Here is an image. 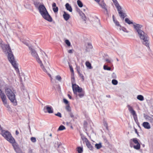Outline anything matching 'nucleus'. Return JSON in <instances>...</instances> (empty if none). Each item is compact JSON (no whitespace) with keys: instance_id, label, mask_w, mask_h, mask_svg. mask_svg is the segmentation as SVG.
<instances>
[{"instance_id":"f257e3e1","label":"nucleus","mask_w":153,"mask_h":153,"mask_svg":"<svg viewBox=\"0 0 153 153\" xmlns=\"http://www.w3.org/2000/svg\"><path fill=\"white\" fill-rule=\"evenodd\" d=\"M133 26L135 30L138 33L140 39L143 40V43L147 47H149L148 37L147 35L140 29L142 27L141 25L133 23Z\"/></svg>"},{"instance_id":"f03ea898","label":"nucleus","mask_w":153,"mask_h":153,"mask_svg":"<svg viewBox=\"0 0 153 153\" xmlns=\"http://www.w3.org/2000/svg\"><path fill=\"white\" fill-rule=\"evenodd\" d=\"M71 82L74 94L76 95V97L78 96L80 98L83 97L84 96L85 91L81 88L75 83V80L74 75L71 76Z\"/></svg>"},{"instance_id":"7ed1b4c3","label":"nucleus","mask_w":153,"mask_h":153,"mask_svg":"<svg viewBox=\"0 0 153 153\" xmlns=\"http://www.w3.org/2000/svg\"><path fill=\"white\" fill-rule=\"evenodd\" d=\"M3 51L5 54H8V59L13 67L16 71H19L17 64L14 59V56L13 54L11 48H3Z\"/></svg>"},{"instance_id":"20e7f679","label":"nucleus","mask_w":153,"mask_h":153,"mask_svg":"<svg viewBox=\"0 0 153 153\" xmlns=\"http://www.w3.org/2000/svg\"><path fill=\"white\" fill-rule=\"evenodd\" d=\"M38 10L41 15L45 19L49 22H52V19L44 5H40L39 7Z\"/></svg>"},{"instance_id":"39448f33","label":"nucleus","mask_w":153,"mask_h":153,"mask_svg":"<svg viewBox=\"0 0 153 153\" xmlns=\"http://www.w3.org/2000/svg\"><path fill=\"white\" fill-rule=\"evenodd\" d=\"M5 92L9 99L14 105H16L17 103L15 95L12 90L9 88H6L5 90Z\"/></svg>"},{"instance_id":"423d86ee","label":"nucleus","mask_w":153,"mask_h":153,"mask_svg":"<svg viewBox=\"0 0 153 153\" xmlns=\"http://www.w3.org/2000/svg\"><path fill=\"white\" fill-rule=\"evenodd\" d=\"M1 134L5 139L10 143H13L14 142V138L12 136L11 134L8 131L2 130Z\"/></svg>"},{"instance_id":"0eeeda50","label":"nucleus","mask_w":153,"mask_h":153,"mask_svg":"<svg viewBox=\"0 0 153 153\" xmlns=\"http://www.w3.org/2000/svg\"><path fill=\"white\" fill-rule=\"evenodd\" d=\"M112 19L114 22L115 24V25L117 27V28L119 30L120 34L123 35L124 36L125 34L123 33V32H126L127 33H128V31L125 28L121 26L119 22L115 18L114 15H113L112 16Z\"/></svg>"},{"instance_id":"6e6552de","label":"nucleus","mask_w":153,"mask_h":153,"mask_svg":"<svg viewBox=\"0 0 153 153\" xmlns=\"http://www.w3.org/2000/svg\"><path fill=\"white\" fill-rule=\"evenodd\" d=\"M118 11L120 16L123 19L126 16V13L123 11L122 8L117 0H112Z\"/></svg>"},{"instance_id":"1a4fd4ad","label":"nucleus","mask_w":153,"mask_h":153,"mask_svg":"<svg viewBox=\"0 0 153 153\" xmlns=\"http://www.w3.org/2000/svg\"><path fill=\"white\" fill-rule=\"evenodd\" d=\"M30 52L31 55L33 57L36 59L37 62L40 64V66L41 67L43 66V65L42 62L39 58L36 51L35 49L30 48Z\"/></svg>"},{"instance_id":"9d476101","label":"nucleus","mask_w":153,"mask_h":153,"mask_svg":"<svg viewBox=\"0 0 153 153\" xmlns=\"http://www.w3.org/2000/svg\"><path fill=\"white\" fill-rule=\"evenodd\" d=\"M127 107L131 113L133 115L134 118L135 120H137V117L135 111L133 110L132 107L129 105H128Z\"/></svg>"},{"instance_id":"9b49d317","label":"nucleus","mask_w":153,"mask_h":153,"mask_svg":"<svg viewBox=\"0 0 153 153\" xmlns=\"http://www.w3.org/2000/svg\"><path fill=\"white\" fill-rule=\"evenodd\" d=\"M0 97L4 105L6 106L7 103V98L4 93L0 89Z\"/></svg>"},{"instance_id":"f8f14e48","label":"nucleus","mask_w":153,"mask_h":153,"mask_svg":"<svg viewBox=\"0 0 153 153\" xmlns=\"http://www.w3.org/2000/svg\"><path fill=\"white\" fill-rule=\"evenodd\" d=\"M134 143L136 144V145H134L133 146L134 148L137 150H139L140 148V144L138 142V140L137 138H133L131 140Z\"/></svg>"},{"instance_id":"ddd939ff","label":"nucleus","mask_w":153,"mask_h":153,"mask_svg":"<svg viewBox=\"0 0 153 153\" xmlns=\"http://www.w3.org/2000/svg\"><path fill=\"white\" fill-rule=\"evenodd\" d=\"M43 110L45 113L48 112L50 114L52 113L53 112L52 107L48 105L44 107Z\"/></svg>"},{"instance_id":"4468645a","label":"nucleus","mask_w":153,"mask_h":153,"mask_svg":"<svg viewBox=\"0 0 153 153\" xmlns=\"http://www.w3.org/2000/svg\"><path fill=\"white\" fill-rule=\"evenodd\" d=\"M106 39V41L108 43H111L112 45L115 44L114 39L110 35L107 37Z\"/></svg>"},{"instance_id":"2eb2a0df","label":"nucleus","mask_w":153,"mask_h":153,"mask_svg":"<svg viewBox=\"0 0 153 153\" xmlns=\"http://www.w3.org/2000/svg\"><path fill=\"white\" fill-rule=\"evenodd\" d=\"M12 144V146L14 148V150L16 152H17L19 150V148L18 144L15 142L14 139V142L13 143H11Z\"/></svg>"},{"instance_id":"dca6fc26","label":"nucleus","mask_w":153,"mask_h":153,"mask_svg":"<svg viewBox=\"0 0 153 153\" xmlns=\"http://www.w3.org/2000/svg\"><path fill=\"white\" fill-rule=\"evenodd\" d=\"M95 24L96 26L98 28V29H100L101 27V26L100 23V19L97 18L95 19Z\"/></svg>"},{"instance_id":"f3484780","label":"nucleus","mask_w":153,"mask_h":153,"mask_svg":"<svg viewBox=\"0 0 153 153\" xmlns=\"http://www.w3.org/2000/svg\"><path fill=\"white\" fill-rule=\"evenodd\" d=\"M63 16L64 19L66 21L68 20L70 18V15L66 12L64 11Z\"/></svg>"},{"instance_id":"a211bd4d","label":"nucleus","mask_w":153,"mask_h":153,"mask_svg":"<svg viewBox=\"0 0 153 153\" xmlns=\"http://www.w3.org/2000/svg\"><path fill=\"white\" fill-rule=\"evenodd\" d=\"M142 126L146 129H149L151 128L149 123L147 122H144L142 124Z\"/></svg>"},{"instance_id":"6ab92c4d","label":"nucleus","mask_w":153,"mask_h":153,"mask_svg":"<svg viewBox=\"0 0 153 153\" xmlns=\"http://www.w3.org/2000/svg\"><path fill=\"white\" fill-rule=\"evenodd\" d=\"M65 7L66 9L69 12H72V9L71 6L68 3H67L65 5Z\"/></svg>"},{"instance_id":"aec40b11","label":"nucleus","mask_w":153,"mask_h":153,"mask_svg":"<svg viewBox=\"0 0 153 153\" xmlns=\"http://www.w3.org/2000/svg\"><path fill=\"white\" fill-rule=\"evenodd\" d=\"M99 4L102 8L105 10L106 11L107 13L108 14V10L106 7V4L103 2H101L100 3H99Z\"/></svg>"},{"instance_id":"412c9836","label":"nucleus","mask_w":153,"mask_h":153,"mask_svg":"<svg viewBox=\"0 0 153 153\" xmlns=\"http://www.w3.org/2000/svg\"><path fill=\"white\" fill-rule=\"evenodd\" d=\"M79 13L80 16H81L82 19L84 21H85L86 20V17L84 13L82 12H79Z\"/></svg>"},{"instance_id":"4be33fe9","label":"nucleus","mask_w":153,"mask_h":153,"mask_svg":"<svg viewBox=\"0 0 153 153\" xmlns=\"http://www.w3.org/2000/svg\"><path fill=\"white\" fill-rule=\"evenodd\" d=\"M86 66L89 69H91L92 68V67L91 66V64L88 61H86L85 63Z\"/></svg>"},{"instance_id":"5701e85b","label":"nucleus","mask_w":153,"mask_h":153,"mask_svg":"<svg viewBox=\"0 0 153 153\" xmlns=\"http://www.w3.org/2000/svg\"><path fill=\"white\" fill-rule=\"evenodd\" d=\"M85 46L86 48H92L93 47L92 44L90 42L85 43Z\"/></svg>"},{"instance_id":"b1692460","label":"nucleus","mask_w":153,"mask_h":153,"mask_svg":"<svg viewBox=\"0 0 153 153\" xmlns=\"http://www.w3.org/2000/svg\"><path fill=\"white\" fill-rule=\"evenodd\" d=\"M77 71L79 77L82 79V80L83 81L84 80V77L83 75L82 74L78 69H77Z\"/></svg>"},{"instance_id":"393cba45","label":"nucleus","mask_w":153,"mask_h":153,"mask_svg":"<svg viewBox=\"0 0 153 153\" xmlns=\"http://www.w3.org/2000/svg\"><path fill=\"white\" fill-rule=\"evenodd\" d=\"M86 144L87 147L91 150H93V147L89 142L88 143H87Z\"/></svg>"},{"instance_id":"a878e982","label":"nucleus","mask_w":153,"mask_h":153,"mask_svg":"<svg viewBox=\"0 0 153 153\" xmlns=\"http://www.w3.org/2000/svg\"><path fill=\"white\" fill-rule=\"evenodd\" d=\"M82 139L83 142H85V144H86L88 142H89V140H88L87 138L86 137L83 136L82 137Z\"/></svg>"},{"instance_id":"bb28decb","label":"nucleus","mask_w":153,"mask_h":153,"mask_svg":"<svg viewBox=\"0 0 153 153\" xmlns=\"http://www.w3.org/2000/svg\"><path fill=\"white\" fill-rule=\"evenodd\" d=\"M137 98L140 101H143L144 100L143 97L141 95H138L137 97Z\"/></svg>"},{"instance_id":"cd10ccee","label":"nucleus","mask_w":153,"mask_h":153,"mask_svg":"<svg viewBox=\"0 0 153 153\" xmlns=\"http://www.w3.org/2000/svg\"><path fill=\"white\" fill-rule=\"evenodd\" d=\"M77 151L78 153H82L83 151V148L82 147H78L77 148Z\"/></svg>"},{"instance_id":"c85d7f7f","label":"nucleus","mask_w":153,"mask_h":153,"mask_svg":"<svg viewBox=\"0 0 153 153\" xmlns=\"http://www.w3.org/2000/svg\"><path fill=\"white\" fill-rule=\"evenodd\" d=\"M77 4L78 5L79 7H82L83 4L79 0H78L77 1Z\"/></svg>"},{"instance_id":"c756f323","label":"nucleus","mask_w":153,"mask_h":153,"mask_svg":"<svg viewBox=\"0 0 153 153\" xmlns=\"http://www.w3.org/2000/svg\"><path fill=\"white\" fill-rule=\"evenodd\" d=\"M95 147L97 149H99L102 147V145L101 143L96 144Z\"/></svg>"},{"instance_id":"7c9ffc66","label":"nucleus","mask_w":153,"mask_h":153,"mask_svg":"<svg viewBox=\"0 0 153 153\" xmlns=\"http://www.w3.org/2000/svg\"><path fill=\"white\" fill-rule=\"evenodd\" d=\"M65 129V127L63 125L60 126L58 129V131H62Z\"/></svg>"},{"instance_id":"2f4dec72","label":"nucleus","mask_w":153,"mask_h":153,"mask_svg":"<svg viewBox=\"0 0 153 153\" xmlns=\"http://www.w3.org/2000/svg\"><path fill=\"white\" fill-rule=\"evenodd\" d=\"M65 108L68 111H71V108L69 104H68L66 106Z\"/></svg>"},{"instance_id":"473e14b6","label":"nucleus","mask_w":153,"mask_h":153,"mask_svg":"<svg viewBox=\"0 0 153 153\" xmlns=\"http://www.w3.org/2000/svg\"><path fill=\"white\" fill-rule=\"evenodd\" d=\"M22 42L24 44H25V45H26L29 48H30L31 47H33L31 45L29 44V43H28L26 42L22 41Z\"/></svg>"},{"instance_id":"72a5a7b5","label":"nucleus","mask_w":153,"mask_h":153,"mask_svg":"<svg viewBox=\"0 0 153 153\" xmlns=\"http://www.w3.org/2000/svg\"><path fill=\"white\" fill-rule=\"evenodd\" d=\"M125 21L128 24H133V22H131L128 19V18H126L125 19Z\"/></svg>"},{"instance_id":"f704fd0d","label":"nucleus","mask_w":153,"mask_h":153,"mask_svg":"<svg viewBox=\"0 0 153 153\" xmlns=\"http://www.w3.org/2000/svg\"><path fill=\"white\" fill-rule=\"evenodd\" d=\"M34 4L35 5V6L38 8L39 7L40 5V3L37 1H34Z\"/></svg>"},{"instance_id":"c9c22d12","label":"nucleus","mask_w":153,"mask_h":153,"mask_svg":"<svg viewBox=\"0 0 153 153\" xmlns=\"http://www.w3.org/2000/svg\"><path fill=\"white\" fill-rule=\"evenodd\" d=\"M103 68L104 69L110 71L111 69V68L108 67L106 65H104L103 66Z\"/></svg>"},{"instance_id":"e433bc0d","label":"nucleus","mask_w":153,"mask_h":153,"mask_svg":"<svg viewBox=\"0 0 153 153\" xmlns=\"http://www.w3.org/2000/svg\"><path fill=\"white\" fill-rule=\"evenodd\" d=\"M112 83L114 85H117L118 83V82L116 79H113L112 81Z\"/></svg>"},{"instance_id":"4c0bfd02","label":"nucleus","mask_w":153,"mask_h":153,"mask_svg":"<svg viewBox=\"0 0 153 153\" xmlns=\"http://www.w3.org/2000/svg\"><path fill=\"white\" fill-rule=\"evenodd\" d=\"M53 9L54 13L57 12L58 10V8L57 7H53Z\"/></svg>"},{"instance_id":"58836bf2","label":"nucleus","mask_w":153,"mask_h":153,"mask_svg":"<svg viewBox=\"0 0 153 153\" xmlns=\"http://www.w3.org/2000/svg\"><path fill=\"white\" fill-rule=\"evenodd\" d=\"M31 141L33 143H35L36 142V138L32 137L30 138Z\"/></svg>"},{"instance_id":"ea45409f","label":"nucleus","mask_w":153,"mask_h":153,"mask_svg":"<svg viewBox=\"0 0 153 153\" xmlns=\"http://www.w3.org/2000/svg\"><path fill=\"white\" fill-rule=\"evenodd\" d=\"M65 43L68 47H69L70 46L71 43L68 40H66L65 41Z\"/></svg>"},{"instance_id":"a19ab883","label":"nucleus","mask_w":153,"mask_h":153,"mask_svg":"<svg viewBox=\"0 0 153 153\" xmlns=\"http://www.w3.org/2000/svg\"><path fill=\"white\" fill-rule=\"evenodd\" d=\"M148 120L151 123H153V118L149 117H148Z\"/></svg>"},{"instance_id":"79ce46f5","label":"nucleus","mask_w":153,"mask_h":153,"mask_svg":"<svg viewBox=\"0 0 153 153\" xmlns=\"http://www.w3.org/2000/svg\"><path fill=\"white\" fill-rule=\"evenodd\" d=\"M63 102L64 103H65L66 105H68V104H69L68 101L66 99H63Z\"/></svg>"},{"instance_id":"37998d69","label":"nucleus","mask_w":153,"mask_h":153,"mask_svg":"<svg viewBox=\"0 0 153 153\" xmlns=\"http://www.w3.org/2000/svg\"><path fill=\"white\" fill-rule=\"evenodd\" d=\"M55 115L59 117H62V115L60 112H58L57 114H55Z\"/></svg>"},{"instance_id":"c03bdc74","label":"nucleus","mask_w":153,"mask_h":153,"mask_svg":"<svg viewBox=\"0 0 153 153\" xmlns=\"http://www.w3.org/2000/svg\"><path fill=\"white\" fill-rule=\"evenodd\" d=\"M56 79L58 80L59 81H61V76L59 75L56 76Z\"/></svg>"},{"instance_id":"a18cd8bd","label":"nucleus","mask_w":153,"mask_h":153,"mask_svg":"<svg viewBox=\"0 0 153 153\" xmlns=\"http://www.w3.org/2000/svg\"><path fill=\"white\" fill-rule=\"evenodd\" d=\"M70 68L71 72L73 74V75H74V71L73 68L71 66H70Z\"/></svg>"},{"instance_id":"49530a36","label":"nucleus","mask_w":153,"mask_h":153,"mask_svg":"<svg viewBox=\"0 0 153 153\" xmlns=\"http://www.w3.org/2000/svg\"><path fill=\"white\" fill-rule=\"evenodd\" d=\"M104 126L106 127V128L108 129V124L106 122H105L104 124Z\"/></svg>"},{"instance_id":"de8ad7c7","label":"nucleus","mask_w":153,"mask_h":153,"mask_svg":"<svg viewBox=\"0 0 153 153\" xmlns=\"http://www.w3.org/2000/svg\"><path fill=\"white\" fill-rule=\"evenodd\" d=\"M73 51H74L73 49L70 50L68 51V52L69 53H73Z\"/></svg>"},{"instance_id":"09e8293b","label":"nucleus","mask_w":153,"mask_h":153,"mask_svg":"<svg viewBox=\"0 0 153 153\" xmlns=\"http://www.w3.org/2000/svg\"><path fill=\"white\" fill-rule=\"evenodd\" d=\"M70 116L72 117V118H73L74 117V115H73V113H70Z\"/></svg>"},{"instance_id":"8fccbe9b","label":"nucleus","mask_w":153,"mask_h":153,"mask_svg":"<svg viewBox=\"0 0 153 153\" xmlns=\"http://www.w3.org/2000/svg\"><path fill=\"white\" fill-rule=\"evenodd\" d=\"M52 6L53 8L56 7V4L55 3H53L52 4Z\"/></svg>"},{"instance_id":"3c124183","label":"nucleus","mask_w":153,"mask_h":153,"mask_svg":"<svg viewBox=\"0 0 153 153\" xmlns=\"http://www.w3.org/2000/svg\"><path fill=\"white\" fill-rule=\"evenodd\" d=\"M105 61L108 63H110L111 62V60L108 59H106Z\"/></svg>"},{"instance_id":"603ef678","label":"nucleus","mask_w":153,"mask_h":153,"mask_svg":"<svg viewBox=\"0 0 153 153\" xmlns=\"http://www.w3.org/2000/svg\"><path fill=\"white\" fill-rule=\"evenodd\" d=\"M28 153H33L32 150L30 149H29Z\"/></svg>"},{"instance_id":"864d4df0","label":"nucleus","mask_w":153,"mask_h":153,"mask_svg":"<svg viewBox=\"0 0 153 153\" xmlns=\"http://www.w3.org/2000/svg\"><path fill=\"white\" fill-rule=\"evenodd\" d=\"M68 97H69V98L70 99H71L72 97H71V96L69 94H68Z\"/></svg>"},{"instance_id":"5fc2aeb1","label":"nucleus","mask_w":153,"mask_h":153,"mask_svg":"<svg viewBox=\"0 0 153 153\" xmlns=\"http://www.w3.org/2000/svg\"><path fill=\"white\" fill-rule=\"evenodd\" d=\"M16 134L18 135L19 134V132L17 130H16Z\"/></svg>"},{"instance_id":"6e6d98bb","label":"nucleus","mask_w":153,"mask_h":153,"mask_svg":"<svg viewBox=\"0 0 153 153\" xmlns=\"http://www.w3.org/2000/svg\"><path fill=\"white\" fill-rule=\"evenodd\" d=\"M97 3H99L100 2V0H94Z\"/></svg>"},{"instance_id":"4d7b16f0","label":"nucleus","mask_w":153,"mask_h":153,"mask_svg":"<svg viewBox=\"0 0 153 153\" xmlns=\"http://www.w3.org/2000/svg\"><path fill=\"white\" fill-rule=\"evenodd\" d=\"M49 136H50L51 137H52V134L51 133L49 134Z\"/></svg>"},{"instance_id":"13d9d810","label":"nucleus","mask_w":153,"mask_h":153,"mask_svg":"<svg viewBox=\"0 0 153 153\" xmlns=\"http://www.w3.org/2000/svg\"><path fill=\"white\" fill-rule=\"evenodd\" d=\"M135 132H136V133H137V129H136V130H135Z\"/></svg>"},{"instance_id":"bf43d9fd","label":"nucleus","mask_w":153,"mask_h":153,"mask_svg":"<svg viewBox=\"0 0 153 153\" xmlns=\"http://www.w3.org/2000/svg\"><path fill=\"white\" fill-rule=\"evenodd\" d=\"M107 97H110V96L108 95V96H107Z\"/></svg>"},{"instance_id":"052dcab7","label":"nucleus","mask_w":153,"mask_h":153,"mask_svg":"<svg viewBox=\"0 0 153 153\" xmlns=\"http://www.w3.org/2000/svg\"><path fill=\"white\" fill-rule=\"evenodd\" d=\"M83 10H84V11H85V9H83Z\"/></svg>"},{"instance_id":"680f3d73","label":"nucleus","mask_w":153,"mask_h":153,"mask_svg":"<svg viewBox=\"0 0 153 153\" xmlns=\"http://www.w3.org/2000/svg\"><path fill=\"white\" fill-rule=\"evenodd\" d=\"M117 61H118V59H117Z\"/></svg>"},{"instance_id":"e2e57ef3","label":"nucleus","mask_w":153,"mask_h":153,"mask_svg":"<svg viewBox=\"0 0 153 153\" xmlns=\"http://www.w3.org/2000/svg\"><path fill=\"white\" fill-rule=\"evenodd\" d=\"M130 143H131V141H130Z\"/></svg>"},{"instance_id":"0e129e2a","label":"nucleus","mask_w":153,"mask_h":153,"mask_svg":"<svg viewBox=\"0 0 153 153\" xmlns=\"http://www.w3.org/2000/svg\"><path fill=\"white\" fill-rule=\"evenodd\" d=\"M152 16H153V15H152Z\"/></svg>"}]
</instances>
